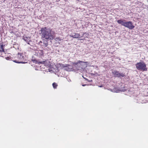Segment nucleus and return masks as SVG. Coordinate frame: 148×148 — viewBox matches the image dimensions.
<instances>
[{
	"instance_id": "1",
	"label": "nucleus",
	"mask_w": 148,
	"mask_h": 148,
	"mask_svg": "<svg viewBox=\"0 0 148 148\" xmlns=\"http://www.w3.org/2000/svg\"><path fill=\"white\" fill-rule=\"evenodd\" d=\"M40 34L42 40L49 41L53 40L54 37V33L50 29L45 27L42 28Z\"/></svg>"
},
{
	"instance_id": "2",
	"label": "nucleus",
	"mask_w": 148,
	"mask_h": 148,
	"mask_svg": "<svg viewBox=\"0 0 148 148\" xmlns=\"http://www.w3.org/2000/svg\"><path fill=\"white\" fill-rule=\"evenodd\" d=\"M88 63L87 62H84L79 60L77 62L74 63L73 65L77 70L82 72L87 67Z\"/></svg>"
},
{
	"instance_id": "3",
	"label": "nucleus",
	"mask_w": 148,
	"mask_h": 148,
	"mask_svg": "<svg viewBox=\"0 0 148 148\" xmlns=\"http://www.w3.org/2000/svg\"><path fill=\"white\" fill-rule=\"evenodd\" d=\"M32 60L33 62L35 64H42L47 67H48L49 68H53V64L51 63V62L48 60H46L41 62L38 61L36 59Z\"/></svg>"
},
{
	"instance_id": "4",
	"label": "nucleus",
	"mask_w": 148,
	"mask_h": 148,
	"mask_svg": "<svg viewBox=\"0 0 148 148\" xmlns=\"http://www.w3.org/2000/svg\"><path fill=\"white\" fill-rule=\"evenodd\" d=\"M136 68L138 70L146 71L147 70L146 65L144 62H138L135 65Z\"/></svg>"
},
{
	"instance_id": "5",
	"label": "nucleus",
	"mask_w": 148,
	"mask_h": 148,
	"mask_svg": "<svg viewBox=\"0 0 148 148\" xmlns=\"http://www.w3.org/2000/svg\"><path fill=\"white\" fill-rule=\"evenodd\" d=\"M112 73L114 77L120 78L125 76V73H123L120 72L119 71H114L112 72Z\"/></svg>"
},
{
	"instance_id": "6",
	"label": "nucleus",
	"mask_w": 148,
	"mask_h": 148,
	"mask_svg": "<svg viewBox=\"0 0 148 148\" xmlns=\"http://www.w3.org/2000/svg\"><path fill=\"white\" fill-rule=\"evenodd\" d=\"M123 26L130 29H132L135 27L133 25L132 22L130 21L125 22L123 24Z\"/></svg>"
},
{
	"instance_id": "7",
	"label": "nucleus",
	"mask_w": 148,
	"mask_h": 148,
	"mask_svg": "<svg viewBox=\"0 0 148 148\" xmlns=\"http://www.w3.org/2000/svg\"><path fill=\"white\" fill-rule=\"evenodd\" d=\"M84 33H83L82 35L81 36H80V34L78 33H72L70 35V36L74 38H81L84 35Z\"/></svg>"
},
{
	"instance_id": "8",
	"label": "nucleus",
	"mask_w": 148,
	"mask_h": 148,
	"mask_svg": "<svg viewBox=\"0 0 148 148\" xmlns=\"http://www.w3.org/2000/svg\"><path fill=\"white\" fill-rule=\"evenodd\" d=\"M64 68V70H66L67 71H70L71 70V69L69 67H71V66L68 64H62V66Z\"/></svg>"
},
{
	"instance_id": "9",
	"label": "nucleus",
	"mask_w": 148,
	"mask_h": 148,
	"mask_svg": "<svg viewBox=\"0 0 148 148\" xmlns=\"http://www.w3.org/2000/svg\"><path fill=\"white\" fill-rule=\"evenodd\" d=\"M23 55V54L18 53L17 56V58L20 60H23L25 58Z\"/></svg>"
},
{
	"instance_id": "10",
	"label": "nucleus",
	"mask_w": 148,
	"mask_h": 148,
	"mask_svg": "<svg viewBox=\"0 0 148 148\" xmlns=\"http://www.w3.org/2000/svg\"><path fill=\"white\" fill-rule=\"evenodd\" d=\"M118 23L121 24V25H123V24L125 22L121 19L118 20L117 21Z\"/></svg>"
},
{
	"instance_id": "11",
	"label": "nucleus",
	"mask_w": 148,
	"mask_h": 148,
	"mask_svg": "<svg viewBox=\"0 0 148 148\" xmlns=\"http://www.w3.org/2000/svg\"><path fill=\"white\" fill-rule=\"evenodd\" d=\"M23 39L26 42H28L30 41L29 40V38L28 37H23Z\"/></svg>"
},
{
	"instance_id": "12",
	"label": "nucleus",
	"mask_w": 148,
	"mask_h": 148,
	"mask_svg": "<svg viewBox=\"0 0 148 148\" xmlns=\"http://www.w3.org/2000/svg\"><path fill=\"white\" fill-rule=\"evenodd\" d=\"M43 42H43V45H44L45 46V47H46L48 45V41H46V40H42Z\"/></svg>"
},
{
	"instance_id": "13",
	"label": "nucleus",
	"mask_w": 148,
	"mask_h": 148,
	"mask_svg": "<svg viewBox=\"0 0 148 148\" xmlns=\"http://www.w3.org/2000/svg\"><path fill=\"white\" fill-rule=\"evenodd\" d=\"M13 61L16 63H25L26 62H23L22 61H18L17 60H14Z\"/></svg>"
},
{
	"instance_id": "14",
	"label": "nucleus",
	"mask_w": 148,
	"mask_h": 148,
	"mask_svg": "<svg viewBox=\"0 0 148 148\" xmlns=\"http://www.w3.org/2000/svg\"><path fill=\"white\" fill-rule=\"evenodd\" d=\"M52 85L53 88L55 89L58 86L57 84L55 82H54L53 83Z\"/></svg>"
},
{
	"instance_id": "15",
	"label": "nucleus",
	"mask_w": 148,
	"mask_h": 148,
	"mask_svg": "<svg viewBox=\"0 0 148 148\" xmlns=\"http://www.w3.org/2000/svg\"><path fill=\"white\" fill-rule=\"evenodd\" d=\"M5 58L7 60H9L10 59L9 57H5Z\"/></svg>"
},
{
	"instance_id": "16",
	"label": "nucleus",
	"mask_w": 148,
	"mask_h": 148,
	"mask_svg": "<svg viewBox=\"0 0 148 148\" xmlns=\"http://www.w3.org/2000/svg\"><path fill=\"white\" fill-rule=\"evenodd\" d=\"M86 84H82V86H86Z\"/></svg>"
},
{
	"instance_id": "17",
	"label": "nucleus",
	"mask_w": 148,
	"mask_h": 148,
	"mask_svg": "<svg viewBox=\"0 0 148 148\" xmlns=\"http://www.w3.org/2000/svg\"><path fill=\"white\" fill-rule=\"evenodd\" d=\"M26 42L28 44H29V42Z\"/></svg>"
},
{
	"instance_id": "18",
	"label": "nucleus",
	"mask_w": 148,
	"mask_h": 148,
	"mask_svg": "<svg viewBox=\"0 0 148 148\" xmlns=\"http://www.w3.org/2000/svg\"><path fill=\"white\" fill-rule=\"evenodd\" d=\"M40 42H41V43H42V41H40V42H39V43Z\"/></svg>"
},
{
	"instance_id": "19",
	"label": "nucleus",
	"mask_w": 148,
	"mask_h": 148,
	"mask_svg": "<svg viewBox=\"0 0 148 148\" xmlns=\"http://www.w3.org/2000/svg\"><path fill=\"white\" fill-rule=\"evenodd\" d=\"M69 81H70V82L71 81V80L70 79V80H69Z\"/></svg>"
},
{
	"instance_id": "20",
	"label": "nucleus",
	"mask_w": 148,
	"mask_h": 148,
	"mask_svg": "<svg viewBox=\"0 0 148 148\" xmlns=\"http://www.w3.org/2000/svg\"><path fill=\"white\" fill-rule=\"evenodd\" d=\"M69 81H70V82L71 81V80L70 79V80H69Z\"/></svg>"
},
{
	"instance_id": "21",
	"label": "nucleus",
	"mask_w": 148,
	"mask_h": 148,
	"mask_svg": "<svg viewBox=\"0 0 148 148\" xmlns=\"http://www.w3.org/2000/svg\"><path fill=\"white\" fill-rule=\"evenodd\" d=\"M90 82L92 81V80H91V81H90Z\"/></svg>"
},
{
	"instance_id": "22",
	"label": "nucleus",
	"mask_w": 148,
	"mask_h": 148,
	"mask_svg": "<svg viewBox=\"0 0 148 148\" xmlns=\"http://www.w3.org/2000/svg\"><path fill=\"white\" fill-rule=\"evenodd\" d=\"M101 86H100L99 87H101Z\"/></svg>"
}]
</instances>
